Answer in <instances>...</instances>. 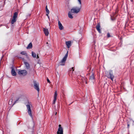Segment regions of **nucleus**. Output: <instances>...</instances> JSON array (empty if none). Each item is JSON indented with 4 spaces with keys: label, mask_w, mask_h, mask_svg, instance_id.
<instances>
[{
    "label": "nucleus",
    "mask_w": 134,
    "mask_h": 134,
    "mask_svg": "<svg viewBox=\"0 0 134 134\" xmlns=\"http://www.w3.org/2000/svg\"><path fill=\"white\" fill-rule=\"evenodd\" d=\"M46 11L47 13V14H49V11L47 8V5H46Z\"/></svg>",
    "instance_id": "nucleus-21"
},
{
    "label": "nucleus",
    "mask_w": 134,
    "mask_h": 134,
    "mask_svg": "<svg viewBox=\"0 0 134 134\" xmlns=\"http://www.w3.org/2000/svg\"><path fill=\"white\" fill-rule=\"evenodd\" d=\"M24 63L25 64V66H26V68L27 69H29L30 67V65L29 64L26 62H24Z\"/></svg>",
    "instance_id": "nucleus-17"
},
{
    "label": "nucleus",
    "mask_w": 134,
    "mask_h": 134,
    "mask_svg": "<svg viewBox=\"0 0 134 134\" xmlns=\"http://www.w3.org/2000/svg\"><path fill=\"white\" fill-rule=\"evenodd\" d=\"M81 8V6L74 7L71 9V11L72 13H77L80 12Z\"/></svg>",
    "instance_id": "nucleus-1"
},
{
    "label": "nucleus",
    "mask_w": 134,
    "mask_h": 134,
    "mask_svg": "<svg viewBox=\"0 0 134 134\" xmlns=\"http://www.w3.org/2000/svg\"><path fill=\"white\" fill-rule=\"evenodd\" d=\"M134 123L133 121L132 120H131L130 122H129L127 123V126L128 128H129V127L130 126V124L131 123H132L133 124V123Z\"/></svg>",
    "instance_id": "nucleus-19"
},
{
    "label": "nucleus",
    "mask_w": 134,
    "mask_h": 134,
    "mask_svg": "<svg viewBox=\"0 0 134 134\" xmlns=\"http://www.w3.org/2000/svg\"><path fill=\"white\" fill-rule=\"evenodd\" d=\"M86 83H87V82H86Z\"/></svg>",
    "instance_id": "nucleus-35"
},
{
    "label": "nucleus",
    "mask_w": 134,
    "mask_h": 134,
    "mask_svg": "<svg viewBox=\"0 0 134 134\" xmlns=\"http://www.w3.org/2000/svg\"><path fill=\"white\" fill-rule=\"evenodd\" d=\"M19 99H16L15 102H14V104L15 103H16L17 102V101H18V100H19Z\"/></svg>",
    "instance_id": "nucleus-26"
},
{
    "label": "nucleus",
    "mask_w": 134,
    "mask_h": 134,
    "mask_svg": "<svg viewBox=\"0 0 134 134\" xmlns=\"http://www.w3.org/2000/svg\"><path fill=\"white\" fill-rule=\"evenodd\" d=\"M94 74H92L90 77V80L91 81H93L94 80Z\"/></svg>",
    "instance_id": "nucleus-14"
},
{
    "label": "nucleus",
    "mask_w": 134,
    "mask_h": 134,
    "mask_svg": "<svg viewBox=\"0 0 134 134\" xmlns=\"http://www.w3.org/2000/svg\"><path fill=\"white\" fill-rule=\"evenodd\" d=\"M72 13L71 11L69 12L68 15V17L69 18H71V19H72L73 18V17L72 16V14L71 13Z\"/></svg>",
    "instance_id": "nucleus-16"
},
{
    "label": "nucleus",
    "mask_w": 134,
    "mask_h": 134,
    "mask_svg": "<svg viewBox=\"0 0 134 134\" xmlns=\"http://www.w3.org/2000/svg\"><path fill=\"white\" fill-rule=\"evenodd\" d=\"M46 43L47 44H48V42H47Z\"/></svg>",
    "instance_id": "nucleus-34"
},
{
    "label": "nucleus",
    "mask_w": 134,
    "mask_h": 134,
    "mask_svg": "<svg viewBox=\"0 0 134 134\" xmlns=\"http://www.w3.org/2000/svg\"><path fill=\"white\" fill-rule=\"evenodd\" d=\"M48 14H46V15L47 16L48 18L49 19V16L48 15Z\"/></svg>",
    "instance_id": "nucleus-27"
},
{
    "label": "nucleus",
    "mask_w": 134,
    "mask_h": 134,
    "mask_svg": "<svg viewBox=\"0 0 134 134\" xmlns=\"http://www.w3.org/2000/svg\"><path fill=\"white\" fill-rule=\"evenodd\" d=\"M35 88L36 90L39 92L40 91V89L39 87V83L35 81L33 82Z\"/></svg>",
    "instance_id": "nucleus-5"
},
{
    "label": "nucleus",
    "mask_w": 134,
    "mask_h": 134,
    "mask_svg": "<svg viewBox=\"0 0 134 134\" xmlns=\"http://www.w3.org/2000/svg\"><path fill=\"white\" fill-rule=\"evenodd\" d=\"M79 4H80V6H81V0H78Z\"/></svg>",
    "instance_id": "nucleus-23"
},
{
    "label": "nucleus",
    "mask_w": 134,
    "mask_h": 134,
    "mask_svg": "<svg viewBox=\"0 0 134 134\" xmlns=\"http://www.w3.org/2000/svg\"><path fill=\"white\" fill-rule=\"evenodd\" d=\"M58 25L59 28L60 30H62L64 29V27L63 26L60 21L59 20L58 21Z\"/></svg>",
    "instance_id": "nucleus-9"
},
{
    "label": "nucleus",
    "mask_w": 134,
    "mask_h": 134,
    "mask_svg": "<svg viewBox=\"0 0 134 134\" xmlns=\"http://www.w3.org/2000/svg\"><path fill=\"white\" fill-rule=\"evenodd\" d=\"M57 112H56L55 113V115H57Z\"/></svg>",
    "instance_id": "nucleus-32"
},
{
    "label": "nucleus",
    "mask_w": 134,
    "mask_h": 134,
    "mask_svg": "<svg viewBox=\"0 0 134 134\" xmlns=\"http://www.w3.org/2000/svg\"><path fill=\"white\" fill-rule=\"evenodd\" d=\"M57 91H56L55 92V94L54 95V99L53 102V104H55V102L56 100L57 99Z\"/></svg>",
    "instance_id": "nucleus-11"
},
{
    "label": "nucleus",
    "mask_w": 134,
    "mask_h": 134,
    "mask_svg": "<svg viewBox=\"0 0 134 134\" xmlns=\"http://www.w3.org/2000/svg\"><path fill=\"white\" fill-rule=\"evenodd\" d=\"M66 44L68 48H69L71 46V41H68L66 42Z\"/></svg>",
    "instance_id": "nucleus-10"
},
{
    "label": "nucleus",
    "mask_w": 134,
    "mask_h": 134,
    "mask_svg": "<svg viewBox=\"0 0 134 134\" xmlns=\"http://www.w3.org/2000/svg\"><path fill=\"white\" fill-rule=\"evenodd\" d=\"M131 2H132L133 1V0H131Z\"/></svg>",
    "instance_id": "nucleus-33"
},
{
    "label": "nucleus",
    "mask_w": 134,
    "mask_h": 134,
    "mask_svg": "<svg viewBox=\"0 0 134 134\" xmlns=\"http://www.w3.org/2000/svg\"><path fill=\"white\" fill-rule=\"evenodd\" d=\"M21 54L22 55H25L26 56H27V54L25 51H23L21 52Z\"/></svg>",
    "instance_id": "nucleus-22"
},
{
    "label": "nucleus",
    "mask_w": 134,
    "mask_h": 134,
    "mask_svg": "<svg viewBox=\"0 0 134 134\" xmlns=\"http://www.w3.org/2000/svg\"><path fill=\"white\" fill-rule=\"evenodd\" d=\"M74 67H72V71H74Z\"/></svg>",
    "instance_id": "nucleus-30"
},
{
    "label": "nucleus",
    "mask_w": 134,
    "mask_h": 134,
    "mask_svg": "<svg viewBox=\"0 0 134 134\" xmlns=\"http://www.w3.org/2000/svg\"><path fill=\"white\" fill-rule=\"evenodd\" d=\"M100 26L99 24H98L96 26V28L97 30L99 32V33H100L101 32V31L100 30Z\"/></svg>",
    "instance_id": "nucleus-15"
},
{
    "label": "nucleus",
    "mask_w": 134,
    "mask_h": 134,
    "mask_svg": "<svg viewBox=\"0 0 134 134\" xmlns=\"http://www.w3.org/2000/svg\"><path fill=\"white\" fill-rule=\"evenodd\" d=\"M107 77L108 78H110L112 81H113V79H114V77L112 71H110L109 72V75H108Z\"/></svg>",
    "instance_id": "nucleus-8"
},
{
    "label": "nucleus",
    "mask_w": 134,
    "mask_h": 134,
    "mask_svg": "<svg viewBox=\"0 0 134 134\" xmlns=\"http://www.w3.org/2000/svg\"><path fill=\"white\" fill-rule=\"evenodd\" d=\"M47 82H48V83H50L51 82L48 79H47Z\"/></svg>",
    "instance_id": "nucleus-25"
},
{
    "label": "nucleus",
    "mask_w": 134,
    "mask_h": 134,
    "mask_svg": "<svg viewBox=\"0 0 134 134\" xmlns=\"http://www.w3.org/2000/svg\"><path fill=\"white\" fill-rule=\"evenodd\" d=\"M68 56V52L66 54L63 59L59 63V65H64L65 64V62Z\"/></svg>",
    "instance_id": "nucleus-4"
},
{
    "label": "nucleus",
    "mask_w": 134,
    "mask_h": 134,
    "mask_svg": "<svg viewBox=\"0 0 134 134\" xmlns=\"http://www.w3.org/2000/svg\"><path fill=\"white\" fill-rule=\"evenodd\" d=\"M27 111L29 115L31 116V117L32 118V114L31 110V107L32 106L31 105L29 104L26 105Z\"/></svg>",
    "instance_id": "nucleus-2"
},
{
    "label": "nucleus",
    "mask_w": 134,
    "mask_h": 134,
    "mask_svg": "<svg viewBox=\"0 0 134 134\" xmlns=\"http://www.w3.org/2000/svg\"><path fill=\"white\" fill-rule=\"evenodd\" d=\"M43 31L46 36H48L49 34L48 30L47 29L44 28Z\"/></svg>",
    "instance_id": "nucleus-12"
},
{
    "label": "nucleus",
    "mask_w": 134,
    "mask_h": 134,
    "mask_svg": "<svg viewBox=\"0 0 134 134\" xmlns=\"http://www.w3.org/2000/svg\"><path fill=\"white\" fill-rule=\"evenodd\" d=\"M32 55L34 58H36V54L35 53L33 52V51L32 52Z\"/></svg>",
    "instance_id": "nucleus-20"
},
{
    "label": "nucleus",
    "mask_w": 134,
    "mask_h": 134,
    "mask_svg": "<svg viewBox=\"0 0 134 134\" xmlns=\"http://www.w3.org/2000/svg\"><path fill=\"white\" fill-rule=\"evenodd\" d=\"M18 13L17 12H15L14 14L13 18L12 20L11 23L12 24H13L16 22L18 17Z\"/></svg>",
    "instance_id": "nucleus-3"
},
{
    "label": "nucleus",
    "mask_w": 134,
    "mask_h": 134,
    "mask_svg": "<svg viewBox=\"0 0 134 134\" xmlns=\"http://www.w3.org/2000/svg\"><path fill=\"white\" fill-rule=\"evenodd\" d=\"M32 47V44L31 43H30L28 45L27 47V49H29L31 48Z\"/></svg>",
    "instance_id": "nucleus-18"
},
{
    "label": "nucleus",
    "mask_w": 134,
    "mask_h": 134,
    "mask_svg": "<svg viewBox=\"0 0 134 134\" xmlns=\"http://www.w3.org/2000/svg\"><path fill=\"white\" fill-rule=\"evenodd\" d=\"M11 74L13 76H15L16 75V72L15 70L13 68H12L11 71Z\"/></svg>",
    "instance_id": "nucleus-13"
},
{
    "label": "nucleus",
    "mask_w": 134,
    "mask_h": 134,
    "mask_svg": "<svg viewBox=\"0 0 134 134\" xmlns=\"http://www.w3.org/2000/svg\"><path fill=\"white\" fill-rule=\"evenodd\" d=\"M59 128L57 132V134H63V129L62 127H61V125H59Z\"/></svg>",
    "instance_id": "nucleus-6"
},
{
    "label": "nucleus",
    "mask_w": 134,
    "mask_h": 134,
    "mask_svg": "<svg viewBox=\"0 0 134 134\" xmlns=\"http://www.w3.org/2000/svg\"><path fill=\"white\" fill-rule=\"evenodd\" d=\"M18 74L20 75L25 76L27 74V72L25 70H23L19 71Z\"/></svg>",
    "instance_id": "nucleus-7"
},
{
    "label": "nucleus",
    "mask_w": 134,
    "mask_h": 134,
    "mask_svg": "<svg viewBox=\"0 0 134 134\" xmlns=\"http://www.w3.org/2000/svg\"><path fill=\"white\" fill-rule=\"evenodd\" d=\"M111 36H110V34H109V33H108L107 34V37L108 38H109V37H110Z\"/></svg>",
    "instance_id": "nucleus-24"
},
{
    "label": "nucleus",
    "mask_w": 134,
    "mask_h": 134,
    "mask_svg": "<svg viewBox=\"0 0 134 134\" xmlns=\"http://www.w3.org/2000/svg\"><path fill=\"white\" fill-rule=\"evenodd\" d=\"M115 19V18H114V17H113V18H111V19L112 20H114Z\"/></svg>",
    "instance_id": "nucleus-29"
},
{
    "label": "nucleus",
    "mask_w": 134,
    "mask_h": 134,
    "mask_svg": "<svg viewBox=\"0 0 134 134\" xmlns=\"http://www.w3.org/2000/svg\"><path fill=\"white\" fill-rule=\"evenodd\" d=\"M39 58V57H38V55H37V57L36 58Z\"/></svg>",
    "instance_id": "nucleus-31"
},
{
    "label": "nucleus",
    "mask_w": 134,
    "mask_h": 134,
    "mask_svg": "<svg viewBox=\"0 0 134 134\" xmlns=\"http://www.w3.org/2000/svg\"><path fill=\"white\" fill-rule=\"evenodd\" d=\"M12 99H11L9 101V103H10V102H12Z\"/></svg>",
    "instance_id": "nucleus-28"
}]
</instances>
